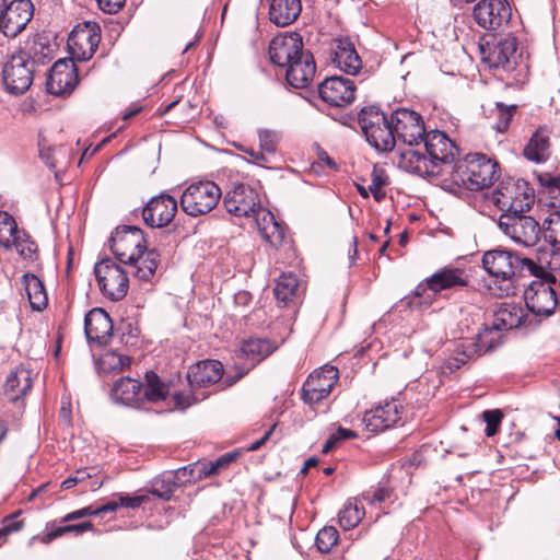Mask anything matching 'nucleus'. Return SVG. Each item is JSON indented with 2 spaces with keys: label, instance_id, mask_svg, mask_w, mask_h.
Listing matches in <instances>:
<instances>
[{
  "label": "nucleus",
  "instance_id": "nucleus-1",
  "mask_svg": "<svg viewBox=\"0 0 560 560\" xmlns=\"http://www.w3.org/2000/svg\"><path fill=\"white\" fill-rule=\"evenodd\" d=\"M421 143L423 150L408 148L399 153L397 164L400 168L420 177H438L452 171L459 149L445 132L427 131Z\"/></svg>",
  "mask_w": 560,
  "mask_h": 560
},
{
  "label": "nucleus",
  "instance_id": "nucleus-2",
  "mask_svg": "<svg viewBox=\"0 0 560 560\" xmlns=\"http://www.w3.org/2000/svg\"><path fill=\"white\" fill-rule=\"evenodd\" d=\"M482 266L494 278L490 291L497 296H509L514 293L512 279L528 276L535 271V260L513 250L495 248L482 256Z\"/></svg>",
  "mask_w": 560,
  "mask_h": 560
},
{
  "label": "nucleus",
  "instance_id": "nucleus-3",
  "mask_svg": "<svg viewBox=\"0 0 560 560\" xmlns=\"http://www.w3.org/2000/svg\"><path fill=\"white\" fill-rule=\"evenodd\" d=\"M144 380L145 384L130 377L119 378L112 389L115 402L127 407L142 408L145 402H159L166 399L170 387L161 381L155 372L148 371Z\"/></svg>",
  "mask_w": 560,
  "mask_h": 560
},
{
  "label": "nucleus",
  "instance_id": "nucleus-4",
  "mask_svg": "<svg viewBox=\"0 0 560 560\" xmlns=\"http://www.w3.org/2000/svg\"><path fill=\"white\" fill-rule=\"evenodd\" d=\"M498 163L481 153L457 160L450 172L454 185L471 191L489 187L497 178Z\"/></svg>",
  "mask_w": 560,
  "mask_h": 560
},
{
  "label": "nucleus",
  "instance_id": "nucleus-5",
  "mask_svg": "<svg viewBox=\"0 0 560 560\" xmlns=\"http://www.w3.org/2000/svg\"><path fill=\"white\" fill-rule=\"evenodd\" d=\"M358 122L365 140L377 152H390L395 148L392 116L387 117L374 105L364 106L358 114Z\"/></svg>",
  "mask_w": 560,
  "mask_h": 560
},
{
  "label": "nucleus",
  "instance_id": "nucleus-6",
  "mask_svg": "<svg viewBox=\"0 0 560 560\" xmlns=\"http://www.w3.org/2000/svg\"><path fill=\"white\" fill-rule=\"evenodd\" d=\"M491 201L503 213H524L535 201L534 189L524 179L508 177L493 189Z\"/></svg>",
  "mask_w": 560,
  "mask_h": 560
},
{
  "label": "nucleus",
  "instance_id": "nucleus-7",
  "mask_svg": "<svg viewBox=\"0 0 560 560\" xmlns=\"http://www.w3.org/2000/svg\"><path fill=\"white\" fill-rule=\"evenodd\" d=\"M223 376V365L217 360H205L190 366L187 373V380L191 390V395L180 392L172 394V399L179 408H187L192 404L200 401L207 397L206 394L198 395L197 389L203 388L218 383Z\"/></svg>",
  "mask_w": 560,
  "mask_h": 560
},
{
  "label": "nucleus",
  "instance_id": "nucleus-8",
  "mask_svg": "<svg viewBox=\"0 0 560 560\" xmlns=\"http://www.w3.org/2000/svg\"><path fill=\"white\" fill-rule=\"evenodd\" d=\"M222 191L211 180L190 184L182 194L180 207L190 217H199L209 213L220 201Z\"/></svg>",
  "mask_w": 560,
  "mask_h": 560
},
{
  "label": "nucleus",
  "instance_id": "nucleus-9",
  "mask_svg": "<svg viewBox=\"0 0 560 560\" xmlns=\"http://www.w3.org/2000/svg\"><path fill=\"white\" fill-rule=\"evenodd\" d=\"M498 224L506 236L525 247L535 246L544 235L542 225L524 213H502Z\"/></svg>",
  "mask_w": 560,
  "mask_h": 560
},
{
  "label": "nucleus",
  "instance_id": "nucleus-10",
  "mask_svg": "<svg viewBox=\"0 0 560 560\" xmlns=\"http://www.w3.org/2000/svg\"><path fill=\"white\" fill-rule=\"evenodd\" d=\"M560 289L558 283L544 278H536L524 291V301L527 311L536 319V317H548L552 315L558 305L557 290Z\"/></svg>",
  "mask_w": 560,
  "mask_h": 560
},
{
  "label": "nucleus",
  "instance_id": "nucleus-11",
  "mask_svg": "<svg viewBox=\"0 0 560 560\" xmlns=\"http://www.w3.org/2000/svg\"><path fill=\"white\" fill-rule=\"evenodd\" d=\"M94 273L102 293L112 301L124 299L129 289L128 271L113 259L105 258L94 267Z\"/></svg>",
  "mask_w": 560,
  "mask_h": 560
},
{
  "label": "nucleus",
  "instance_id": "nucleus-12",
  "mask_svg": "<svg viewBox=\"0 0 560 560\" xmlns=\"http://www.w3.org/2000/svg\"><path fill=\"white\" fill-rule=\"evenodd\" d=\"M34 15L31 0H0V32L7 37L22 33Z\"/></svg>",
  "mask_w": 560,
  "mask_h": 560
},
{
  "label": "nucleus",
  "instance_id": "nucleus-13",
  "mask_svg": "<svg viewBox=\"0 0 560 560\" xmlns=\"http://www.w3.org/2000/svg\"><path fill=\"white\" fill-rule=\"evenodd\" d=\"M34 65L23 50L13 54L3 67V81L11 94L25 93L33 83Z\"/></svg>",
  "mask_w": 560,
  "mask_h": 560
},
{
  "label": "nucleus",
  "instance_id": "nucleus-14",
  "mask_svg": "<svg viewBox=\"0 0 560 560\" xmlns=\"http://www.w3.org/2000/svg\"><path fill=\"white\" fill-rule=\"evenodd\" d=\"M390 116L395 142L400 140L410 148L419 147L427 132L421 115L415 110L399 107Z\"/></svg>",
  "mask_w": 560,
  "mask_h": 560
},
{
  "label": "nucleus",
  "instance_id": "nucleus-15",
  "mask_svg": "<svg viewBox=\"0 0 560 560\" xmlns=\"http://www.w3.org/2000/svg\"><path fill=\"white\" fill-rule=\"evenodd\" d=\"M339 380V371L332 365L312 372L303 384L301 398L310 406H314L326 399Z\"/></svg>",
  "mask_w": 560,
  "mask_h": 560
},
{
  "label": "nucleus",
  "instance_id": "nucleus-16",
  "mask_svg": "<svg viewBox=\"0 0 560 560\" xmlns=\"http://www.w3.org/2000/svg\"><path fill=\"white\" fill-rule=\"evenodd\" d=\"M101 42V27L96 22L78 23L68 37V47L72 56L86 61L93 57Z\"/></svg>",
  "mask_w": 560,
  "mask_h": 560
},
{
  "label": "nucleus",
  "instance_id": "nucleus-17",
  "mask_svg": "<svg viewBox=\"0 0 560 560\" xmlns=\"http://www.w3.org/2000/svg\"><path fill=\"white\" fill-rule=\"evenodd\" d=\"M110 249L121 264L135 260L138 253L147 249L143 231L137 226L117 228L110 236Z\"/></svg>",
  "mask_w": 560,
  "mask_h": 560
},
{
  "label": "nucleus",
  "instance_id": "nucleus-18",
  "mask_svg": "<svg viewBox=\"0 0 560 560\" xmlns=\"http://www.w3.org/2000/svg\"><path fill=\"white\" fill-rule=\"evenodd\" d=\"M511 16L512 8L508 0H480L472 9L475 22L487 31L506 26Z\"/></svg>",
  "mask_w": 560,
  "mask_h": 560
},
{
  "label": "nucleus",
  "instance_id": "nucleus-19",
  "mask_svg": "<svg viewBox=\"0 0 560 560\" xmlns=\"http://www.w3.org/2000/svg\"><path fill=\"white\" fill-rule=\"evenodd\" d=\"M226 211L236 217L258 215L265 208L260 205L257 191L248 185L238 184L223 199Z\"/></svg>",
  "mask_w": 560,
  "mask_h": 560
},
{
  "label": "nucleus",
  "instance_id": "nucleus-20",
  "mask_svg": "<svg viewBox=\"0 0 560 560\" xmlns=\"http://www.w3.org/2000/svg\"><path fill=\"white\" fill-rule=\"evenodd\" d=\"M467 284L468 275L464 269L444 267L428 277L423 282H420L415 290V294L417 296H422L427 291H431L436 294L444 290L463 288Z\"/></svg>",
  "mask_w": 560,
  "mask_h": 560
},
{
  "label": "nucleus",
  "instance_id": "nucleus-21",
  "mask_svg": "<svg viewBox=\"0 0 560 560\" xmlns=\"http://www.w3.org/2000/svg\"><path fill=\"white\" fill-rule=\"evenodd\" d=\"M483 59L491 68H502L511 71L517 65L521 57L517 50V40L513 36H505L495 39L487 48H482Z\"/></svg>",
  "mask_w": 560,
  "mask_h": 560
},
{
  "label": "nucleus",
  "instance_id": "nucleus-22",
  "mask_svg": "<svg viewBox=\"0 0 560 560\" xmlns=\"http://www.w3.org/2000/svg\"><path fill=\"white\" fill-rule=\"evenodd\" d=\"M402 405L396 400H385L375 406L363 416V423L370 432L387 430L401 420Z\"/></svg>",
  "mask_w": 560,
  "mask_h": 560
},
{
  "label": "nucleus",
  "instance_id": "nucleus-23",
  "mask_svg": "<svg viewBox=\"0 0 560 560\" xmlns=\"http://www.w3.org/2000/svg\"><path fill=\"white\" fill-rule=\"evenodd\" d=\"M355 84L343 77H330L318 86L319 97L328 105L335 107L347 106L354 101Z\"/></svg>",
  "mask_w": 560,
  "mask_h": 560
},
{
  "label": "nucleus",
  "instance_id": "nucleus-24",
  "mask_svg": "<svg viewBox=\"0 0 560 560\" xmlns=\"http://www.w3.org/2000/svg\"><path fill=\"white\" fill-rule=\"evenodd\" d=\"M538 320L529 315L522 305L502 303L494 313L491 329H530L538 325Z\"/></svg>",
  "mask_w": 560,
  "mask_h": 560
},
{
  "label": "nucleus",
  "instance_id": "nucleus-25",
  "mask_svg": "<svg viewBox=\"0 0 560 560\" xmlns=\"http://www.w3.org/2000/svg\"><path fill=\"white\" fill-rule=\"evenodd\" d=\"M303 40L300 34L289 33L278 35L269 44V57L273 65L284 68L298 56L304 54Z\"/></svg>",
  "mask_w": 560,
  "mask_h": 560
},
{
  "label": "nucleus",
  "instance_id": "nucleus-26",
  "mask_svg": "<svg viewBox=\"0 0 560 560\" xmlns=\"http://www.w3.org/2000/svg\"><path fill=\"white\" fill-rule=\"evenodd\" d=\"M177 201L170 195L153 197L143 208L142 218L150 228L166 226L175 217Z\"/></svg>",
  "mask_w": 560,
  "mask_h": 560
},
{
  "label": "nucleus",
  "instance_id": "nucleus-27",
  "mask_svg": "<svg viewBox=\"0 0 560 560\" xmlns=\"http://www.w3.org/2000/svg\"><path fill=\"white\" fill-rule=\"evenodd\" d=\"M113 322L103 308L91 310L84 318V332L90 343L105 346L113 335Z\"/></svg>",
  "mask_w": 560,
  "mask_h": 560
},
{
  "label": "nucleus",
  "instance_id": "nucleus-28",
  "mask_svg": "<svg viewBox=\"0 0 560 560\" xmlns=\"http://www.w3.org/2000/svg\"><path fill=\"white\" fill-rule=\"evenodd\" d=\"M77 84L74 63L71 60H58L49 70L47 91L52 95L70 93Z\"/></svg>",
  "mask_w": 560,
  "mask_h": 560
},
{
  "label": "nucleus",
  "instance_id": "nucleus-29",
  "mask_svg": "<svg viewBox=\"0 0 560 560\" xmlns=\"http://www.w3.org/2000/svg\"><path fill=\"white\" fill-rule=\"evenodd\" d=\"M276 350V346L268 339L264 338H248L243 340L236 357L246 360L245 371L238 374V378L247 373L257 363L266 359Z\"/></svg>",
  "mask_w": 560,
  "mask_h": 560
},
{
  "label": "nucleus",
  "instance_id": "nucleus-30",
  "mask_svg": "<svg viewBox=\"0 0 560 560\" xmlns=\"http://www.w3.org/2000/svg\"><path fill=\"white\" fill-rule=\"evenodd\" d=\"M284 68H287L285 79L288 83L295 89L306 88L316 72L313 55L307 50Z\"/></svg>",
  "mask_w": 560,
  "mask_h": 560
},
{
  "label": "nucleus",
  "instance_id": "nucleus-31",
  "mask_svg": "<svg viewBox=\"0 0 560 560\" xmlns=\"http://www.w3.org/2000/svg\"><path fill=\"white\" fill-rule=\"evenodd\" d=\"M550 133L547 126H539L525 144L523 156L536 164L547 162L551 156Z\"/></svg>",
  "mask_w": 560,
  "mask_h": 560
},
{
  "label": "nucleus",
  "instance_id": "nucleus-32",
  "mask_svg": "<svg viewBox=\"0 0 560 560\" xmlns=\"http://www.w3.org/2000/svg\"><path fill=\"white\" fill-rule=\"evenodd\" d=\"M334 63L347 74H357L362 68V60L358 55L353 43L349 38L335 40Z\"/></svg>",
  "mask_w": 560,
  "mask_h": 560
},
{
  "label": "nucleus",
  "instance_id": "nucleus-33",
  "mask_svg": "<svg viewBox=\"0 0 560 560\" xmlns=\"http://www.w3.org/2000/svg\"><path fill=\"white\" fill-rule=\"evenodd\" d=\"M32 372L24 366H18L7 377L4 384V395L12 401L16 402L23 399L32 389Z\"/></svg>",
  "mask_w": 560,
  "mask_h": 560
},
{
  "label": "nucleus",
  "instance_id": "nucleus-34",
  "mask_svg": "<svg viewBox=\"0 0 560 560\" xmlns=\"http://www.w3.org/2000/svg\"><path fill=\"white\" fill-rule=\"evenodd\" d=\"M255 221L259 234L270 246L278 248L283 244L285 238L284 226L275 219L269 210H260Z\"/></svg>",
  "mask_w": 560,
  "mask_h": 560
},
{
  "label": "nucleus",
  "instance_id": "nucleus-35",
  "mask_svg": "<svg viewBox=\"0 0 560 560\" xmlns=\"http://www.w3.org/2000/svg\"><path fill=\"white\" fill-rule=\"evenodd\" d=\"M301 10V0H271L269 19L278 26H288L299 18Z\"/></svg>",
  "mask_w": 560,
  "mask_h": 560
},
{
  "label": "nucleus",
  "instance_id": "nucleus-36",
  "mask_svg": "<svg viewBox=\"0 0 560 560\" xmlns=\"http://www.w3.org/2000/svg\"><path fill=\"white\" fill-rule=\"evenodd\" d=\"M159 264V253L154 249H145L142 253H138L135 260H130L126 265H129L132 268L131 272L137 279L141 281H149L154 276Z\"/></svg>",
  "mask_w": 560,
  "mask_h": 560
},
{
  "label": "nucleus",
  "instance_id": "nucleus-37",
  "mask_svg": "<svg viewBox=\"0 0 560 560\" xmlns=\"http://www.w3.org/2000/svg\"><path fill=\"white\" fill-rule=\"evenodd\" d=\"M22 284L34 311H42L47 305V294L43 281L33 273L22 276Z\"/></svg>",
  "mask_w": 560,
  "mask_h": 560
},
{
  "label": "nucleus",
  "instance_id": "nucleus-38",
  "mask_svg": "<svg viewBox=\"0 0 560 560\" xmlns=\"http://www.w3.org/2000/svg\"><path fill=\"white\" fill-rule=\"evenodd\" d=\"M364 516V508L357 499L349 500L339 512V524L345 530L354 528Z\"/></svg>",
  "mask_w": 560,
  "mask_h": 560
},
{
  "label": "nucleus",
  "instance_id": "nucleus-39",
  "mask_svg": "<svg viewBox=\"0 0 560 560\" xmlns=\"http://www.w3.org/2000/svg\"><path fill=\"white\" fill-rule=\"evenodd\" d=\"M188 467L179 468L176 471V477L179 479V475L183 477H186ZM175 476L172 475H163L161 478L155 479L153 482V486L150 490V493L164 500L168 501L174 492V489L176 487L175 482Z\"/></svg>",
  "mask_w": 560,
  "mask_h": 560
},
{
  "label": "nucleus",
  "instance_id": "nucleus-40",
  "mask_svg": "<svg viewBox=\"0 0 560 560\" xmlns=\"http://www.w3.org/2000/svg\"><path fill=\"white\" fill-rule=\"evenodd\" d=\"M299 289V279L295 275L282 273L277 280L276 287L273 289L276 299L287 304L289 301L295 296Z\"/></svg>",
  "mask_w": 560,
  "mask_h": 560
},
{
  "label": "nucleus",
  "instance_id": "nucleus-41",
  "mask_svg": "<svg viewBox=\"0 0 560 560\" xmlns=\"http://www.w3.org/2000/svg\"><path fill=\"white\" fill-rule=\"evenodd\" d=\"M544 237L560 249V209L552 210L542 222Z\"/></svg>",
  "mask_w": 560,
  "mask_h": 560
},
{
  "label": "nucleus",
  "instance_id": "nucleus-42",
  "mask_svg": "<svg viewBox=\"0 0 560 560\" xmlns=\"http://www.w3.org/2000/svg\"><path fill=\"white\" fill-rule=\"evenodd\" d=\"M20 232L14 218L5 211H0V246L12 247L14 236Z\"/></svg>",
  "mask_w": 560,
  "mask_h": 560
},
{
  "label": "nucleus",
  "instance_id": "nucleus-43",
  "mask_svg": "<svg viewBox=\"0 0 560 560\" xmlns=\"http://www.w3.org/2000/svg\"><path fill=\"white\" fill-rule=\"evenodd\" d=\"M149 501L148 494L129 495L126 493H115L107 502L113 506V512L119 508L138 509Z\"/></svg>",
  "mask_w": 560,
  "mask_h": 560
},
{
  "label": "nucleus",
  "instance_id": "nucleus-44",
  "mask_svg": "<svg viewBox=\"0 0 560 560\" xmlns=\"http://www.w3.org/2000/svg\"><path fill=\"white\" fill-rule=\"evenodd\" d=\"M19 255L24 259H33L37 252V245L31 240V236L25 231H20L12 242Z\"/></svg>",
  "mask_w": 560,
  "mask_h": 560
},
{
  "label": "nucleus",
  "instance_id": "nucleus-45",
  "mask_svg": "<svg viewBox=\"0 0 560 560\" xmlns=\"http://www.w3.org/2000/svg\"><path fill=\"white\" fill-rule=\"evenodd\" d=\"M339 534L334 526L322 528L315 539V545L322 553H328L338 542Z\"/></svg>",
  "mask_w": 560,
  "mask_h": 560
},
{
  "label": "nucleus",
  "instance_id": "nucleus-46",
  "mask_svg": "<svg viewBox=\"0 0 560 560\" xmlns=\"http://www.w3.org/2000/svg\"><path fill=\"white\" fill-rule=\"evenodd\" d=\"M93 528V524L91 522H83L80 524H70L58 526L55 529L48 532L43 538L42 541L45 544L51 542L54 539L67 534V533H75L77 535L82 534L84 532L91 530Z\"/></svg>",
  "mask_w": 560,
  "mask_h": 560
},
{
  "label": "nucleus",
  "instance_id": "nucleus-47",
  "mask_svg": "<svg viewBox=\"0 0 560 560\" xmlns=\"http://www.w3.org/2000/svg\"><path fill=\"white\" fill-rule=\"evenodd\" d=\"M26 55H30L32 65L45 63L46 59L49 60L50 47L45 44L40 37L34 38L27 50H23Z\"/></svg>",
  "mask_w": 560,
  "mask_h": 560
},
{
  "label": "nucleus",
  "instance_id": "nucleus-48",
  "mask_svg": "<svg viewBox=\"0 0 560 560\" xmlns=\"http://www.w3.org/2000/svg\"><path fill=\"white\" fill-rule=\"evenodd\" d=\"M222 469L223 467L221 466L220 460L217 458L213 462L196 463L192 466H189V475L190 477L201 479L209 476L218 475Z\"/></svg>",
  "mask_w": 560,
  "mask_h": 560
},
{
  "label": "nucleus",
  "instance_id": "nucleus-49",
  "mask_svg": "<svg viewBox=\"0 0 560 560\" xmlns=\"http://www.w3.org/2000/svg\"><path fill=\"white\" fill-rule=\"evenodd\" d=\"M516 109V105L506 106L502 103H497L498 117L494 126L497 131L505 132L509 129Z\"/></svg>",
  "mask_w": 560,
  "mask_h": 560
},
{
  "label": "nucleus",
  "instance_id": "nucleus-50",
  "mask_svg": "<svg viewBox=\"0 0 560 560\" xmlns=\"http://www.w3.org/2000/svg\"><path fill=\"white\" fill-rule=\"evenodd\" d=\"M102 365L107 371H121L130 365V358L117 352H107L102 357Z\"/></svg>",
  "mask_w": 560,
  "mask_h": 560
},
{
  "label": "nucleus",
  "instance_id": "nucleus-51",
  "mask_svg": "<svg viewBox=\"0 0 560 560\" xmlns=\"http://www.w3.org/2000/svg\"><path fill=\"white\" fill-rule=\"evenodd\" d=\"M260 149L268 154H273L277 151L281 136L273 130L261 129L258 132Z\"/></svg>",
  "mask_w": 560,
  "mask_h": 560
},
{
  "label": "nucleus",
  "instance_id": "nucleus-52",
  "mask_svg": "<svg viewBox=\"0 0 560 560\" xmlns=\"http://www.w3.org/2000/svg\"><path fill=\"white\" fill-rule=\"evenodd\" d=\"M481 416L486 422L485 434L487 436L497 434L503 419V413L499 409H493L485 410Z\"/></svg>",
  "mask_w": 560,
  "mask_h": 560
},
{
  "label": "nucleus",
  "instance_id": "nucleus-53",
  "mask_svg": "<svg viewBox=\"0 0 560 560\" xmlns=\"http://www.w3.org/2000/svg\"><path fill=\"white\" fill-rule=\"evenodd\" d=\"M385 185L386 178L374 171L372 173L371 184L369 185V191L373 195L376 201H381L385 197V191L383 190Z\"/></svg>",
  "mask_w": 560,
  "mask_h": 560
},
{
  "label": "nucleus",
  "instance_id": "nucleus-54",
  "mask_svg": "<svg viewBox=\"0 0 560 560\" xmlns=\"http://www.w3.org/2000/svg\"><path fill=\"white\" fill-rule=\"evenodd\" d=\"M38 147H39V156H40V159L45 162V164L48 167L55 168L56 167V160H55V158L52 155L54 149L46 143L45 139H40L38 141Z\"/></svg>",
  "mask_w": 560,
  "mask_h": 560
},
{
  "label": "nucleus",
  "instance_id": "nucleus-55",
  "mask_svg": "<svg viewBox=\"0 0 560 560\" xmlns=\"http://www.w3.org/2000/svg\"><path fill=\"white\" fill-rule=\"evenodd\" d=\"M98 8L107 14L118 13L125 5L126 0H96Z\"/></svg>",
  "mask_w": 560,
  "mask_h": 560
},
{
  "label": "nucleus",
  "instance_id": "nucleus-56",
  "mask_svg": "<svg viewBox=\"0 0 560 560\" xmlns=\"http://www.w3.org/2000/svg\"><path fill=\"white\" fill-rule=\"evenodd\" d=\"M91 475L86 471V469L77 470L74 475L68 477L61 482V489L68 490L72 487L77 486L80 482L89 479Z\"/></svg>",
  "mask_w": 560,
  "mask_h": 560
},
{
  "label": "nucleus",
  "instance_id": "nucleus-57",
  "mask_svg": "<svg viewBox=\"0 0 560 560\" xmlns=\"http://www.w3.org/2000/svg\"><path fill=\"white\" fill-rule=\"evenodd\" d=\"M539 180L542 186L549 188L550 190H552L555 188L560 189V173L555 176L549 175V174L540 175Z\"/></svg>",
  "mask_w": 560,
  "mask_h": 560
},
{
  "label": "nucleus",
  "instance_id": "nucleus-58",
  "mask_svg": "<svg viewBox=\"0 0 560 560\" xmlns=\"http://www.w3.org/2000/svg\"><path fill=\"white\" fill-rule=\"evenodd\" d=\"M82 510H83L84 516L86 517V516H96V515H101L103 513L113 512V506L108 505V503L106 502L105 504H103L98 508H93L92 505H89V506L82 508Z\"/></svg>",
  "mask_w": 560,
  "mask_h": 560
},
{
  "label": "nucleus",
  "instance_id": "nucleus-59",
  "mask_svg": "<svg viewBox=\"0 0 560 560\" xmlns=\"http://www.w3.org/2000/svg\"><path fill=\"white\" fill-rule=\"evenodd\" d=\"M244 152L249 155L253 161L255 163H257L258 165H261L264 166L265 164H267L269 162L268 158H267V154L268 153H265L264 151H256L254 149H245Z\"/></svg>",
  "mask_w": 560,
  "mask_h": 560
},
{
  "label": "nucleus",
  "instance_id": "nucleus-60",
  "mask_svg": "<svg viewBox=\"0 0 560 560\" xmlns=\"http://www.w3.org/2000/svg\"><path fill=\"white\" fill-rule=\"evenodd\" d=\"M275 428H276V424H273L269 430H267L259 440H257V441L253 442L252 444H249L247 446V451L254 452V451L259 450L267 442V440L270 438V435L272 434Z\"/></svg>",
  "mask_w": 560,
  "mask_h": 560
},
{
  "label": "nucleus",
  "instance_id": "nucleus-61",
  "mask_svg": "<svg viewBox=\"0 0 560 560\" xmlns=\"http://www.w3.org/2000/svg\"><path fill=\"white\" fill-rule=\"evenodd\" d=\"M334 438L337 442L349 440V439H355L358 434L350 430L342 427H339L335 433H332Z\"/></svg>",
  "mask_w": 560,
  "mask_h": 560
},
{
  "label": "nucleus",
  "instance_id": "nucleus-62",
  "mask_svg": "<svg viewBox=\"0 0 560 560\" xmlns=\"http://www.w3.org/2000/svg\"><path fill=\"white\" fill-rule=\"evenodd\" d=\"M470 358V354L463 351L458 353L456 357L452 358L448 362L450 369H458L460 365L465 364Z\"/></svg>",
  "mask_w": 560,
  "mask_h": 560
},
{
  "label": "nucleus",
  "instance_id": "nucleus-63",
  "mask_svg": "<svg viewBox=\"0 0 560 560\" xmlns=\"http://www.w3.org/2000/svg\"><path fill=\"white\" fill-rule=\"evenodd\" d=\"M15 514L13 515H10L8 517L4 518L3 521V527H8L9 529V534L10 533H13V532H18L22 528V525L23 523L22 522H16L15 521Z\"/></svg>",
  "mask_w": 560,
  "mask_h": 560
},
{
  "label": "nucleus",
  "instance_id": "nucleus-64",
  "mask_svg": "<svg viewBox=\"0 0 560 560\" xmlns=\"http://www.w3.org/2000/svg\"><path fill=\"white\" fill-rule=\"evenodd\" d=\"M389 497V491L384 488H380L376 491H374L373 497L371 499V503L373 502H383Z\"/></svg>",
  "mask_w": 560,
  "mask_h": 560
}]
</instances>
